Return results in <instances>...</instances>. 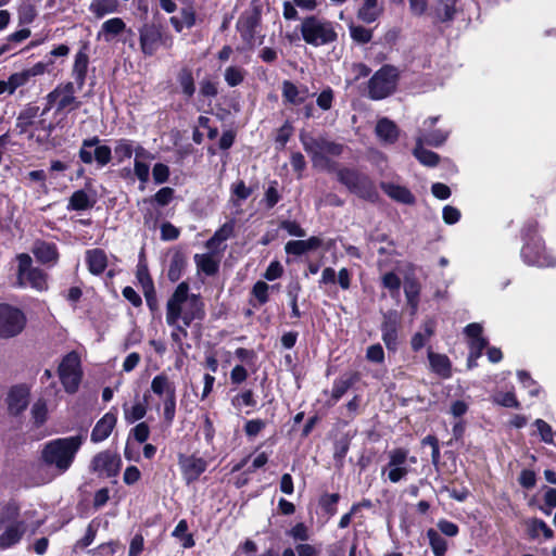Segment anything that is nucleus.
I'll return each instance as SVG.
<instances>
[{
  "label": "nucleus",
  "mask_w": 556,
  "mask_h": 556,
  "mask_svg": "<svg viewBox=\"0 0 556 556\" xmlns=\"http://www.w3.org/2000/svg\"><path fill=\"white\" fill-rule=\"evenodd\" d=\"M377 136L387 143H394L399 138L397 126L388 118H381L376 125Z\"/></svg>",
  "instance_id": "2f4dec72"
},
{
  "label": "nucleus",
  "mask_w": 556,
  "mask_h": 556,
  "mask_svg": "<svg viewBox=\"0 0 556 556\" xmlns=\"http://www.w3.org/2000/svg\"><path fill=\"white\" fill-rule=\"evenodd\" d=\"M362 176V174L348 168L338 172L339 181L346 186L350 191H353Z\"/></svg>",
  "instance_id": "5fc2aeb1"
},
{
  "label": "nucleus",
  "mask_w": 556,
  "mask_h": 556,
  "mask_svg": "<svg viewBox=\"0 0 556 556\" xmlns=\"http://www.w3.org/2000/svg\"><path fill=\"white\" fill-rule=\"evenodd\" d=\"M154 155L142 146H138L136 157H134V169L123 168V177H131L134 175L140 181V189L144 190L150 177V162Z\"/></svg>",
  "instance_id": "f3484780"
},
{
  "label": "nucleus",
  "mask_w": 556,
  "mask_h": 556,
  "mask_svg": "<svg viewBox=\"0 0 556 556\" xmlns=\"http://www.w3.org/2000/svg\"><path fill=\"white\" fill-rule=\"evenodd\" d=\"M493 401L496 404L504 406V407H514V408L519 407V402L516 399V395L513 391L497 392L496 394H494Z\"/></svg>",
  "instance_id": "4d7b16f0"
},
{
  "label": "nucleus",
  "mask_w": 556,
  "mask_h": 556,
  "mask_svg": "<svg viewBox=\"0 0 556 556\" xmlns=\"http://www.w3.org/2000/svg\"><path fill=\"white\" fill-rule=\"evenodd\" d=\"M17 283L20 287H30L37 291H45L48 289L47 274L36 267H33L31 257L22 253L17 257Z\"/></svg>",
  "instance_id": "0eeeda50"
},
{
  "label": "nucleus",
  "mask_w": 556,
  "mask_h": 556,
  "mask_svg": "<svg viewBox=\"0 0 556 556\" xmlns=\"http://www.w3.org/2000/svg\"><path fill=\"white\" fill-rule=\"evenodd\" d=\"M204 316V304L200 295L190 293L186 281L180 282L167 300L166 324L184 323L185 326H191L193 321H200Z\"/></svg>",
  "instance_id": "f257e3e1"
},
{
  "label": "nucleus",
  "mask_w": 556,
  "mask_h": 556,
  "mask_svg": "<svg viewBox=\"0 0 556 556\" xmlns=\"http://www.w3.org/2000/svg\"><path fill=\"white\" fill-rule=\"evenodd\" d=\"M302 39L309 46L321 47L338 39L334 24L316 15L306 16L300 25Z\"/></svg>",
  "instance_id": "20e7f679"
},
{
  "label": "nucleus",
  "mask_w": 556,
  "mask_h": 556,
  "mask_svg": "<svg viewBox=\"0 0 556 556\" xmlns=\"http://www.w3.org/2000/svg\"><path fill=\"white\" fill-rule=\"evenodd\" d=\"M152 176L155 184H164L168 180L169 167L166 164L156 163L152 168Z\"/></svg>",
  "instance_id": "69168bd1"
},
{
  "label": "nucleus",
  "mask_w": 556,
  "mask_h": 556,
  "mask_svg": "<svg viewBox=\"0 0 556 556\" xmlns=\"http://www.w3.org/2000/svg\"><path fill=\"white\" fill-rule=\"evenodd\" d=\"M349 30L353 41L361 45L369 42L372 38L371 30L361 25L351 24Z\"/></svg>",
  "instance_id": "603ef678"
},
{
  "label": "nucleus",
  "mask_w": 556,
  "mask_h": 556,
  "mask_svg": "<svg viewBox=\"0 0 556 556\" xmlns=\"http://www.w3.org/2000/svg\"><path fill=\"white\" fill-rule=\"evenodd\" d=\"M88 269L93 275L103 273L108 266V257L103 250L92 249L86 252Z\"/></svg>",
  "instance_id": "7c9ffc66"
},
{
  "label": "nucleus",
  "mask_w": 556,
  "mask_h": 556,
  "mask_svg": "<svg viewBox=\"0 0 556 556\" xmlns=\"http://www.w3.org/2000/svg\"><path fill=\"white\" fill-rule=\"evenodd\" d=\"M137 279L140 282L147 296L154 291L153 280L149 275V270L146 264L138 265Z\"/></svg>",
  "instance_id": "864d4df0"
},
{
  "label": "nucleus",
  "mask_w": 556,
  "mask_h": 556,
  "mask_svg": "<svg viewBox=\"0 0 556 556\" xmlns=\"http://www.w3.org/2000/svg\"><path fill=\"white\" fill-rule=\"evenodd\" d=\"M30 126H35L36 129L46 131L47 136H50L55 129L54 123H48L43 116H40L39 108L36 105H27L20 112L16 118V128L20 134L26 132Z\"/></svg>",
  "instance_id": "dca6fc26"
},
{
  "label": "nucleus",
  "mask_w": 556,
  "mask_h": 556,
  "mask_svg": "<svg viewBox=\"0 0 556 556\" xmlns=\"http://www.w3.org/2000/svg\"><path fill=\"white\" fill-rule=\"evenodd\" d=\"M8 408L11 414L18 415L28 405V390L24 387H14L8 394Z\"/></svg>",
  "instance_id": "393cba45"
},
{
  "label": "nucleus",
  "mask_w": 556,
  "mask_h": 556,
  "mask_svg": "<svg viewBox=\"0 0 556 556\" xmlns=\"http://www.w3.org/2000/svg\"><path fill=\"white\" fill-rule=\"evenodd\" d=\"M383 13V5L378 0H362V3L357 10V17L366 23L370 24L376 22Z\"/></svg>",
  "instance_id": "bb28decb"
},
{
  "label": "nucleus",
  "mask_w": 556,
  "mask_h": 556,
  "mask_svg": "<svg viewBox=\"0 0 556 556\" xmlns=\"http://www.w3.org/2000/svg\"><path fill=\"white\" fill-rule=\"evenodd\" d=\"M26 323L27 318L22 309L7 303L0 304V338L18 336L25 329Z\"/></svg>",
  "instance_id": "9d476101"
},
{
  "label": "nucleus",
  "mask_w": 556,
  "mask_h": 556,
  "mask_svg": "<svg viewBox=\"0 0 556 556\" xmlns=\"http://www.w3.org/2000/svg\"><path fill=\"white\" fill-rule=\"evenodd\" d=\"M151 391L162 400L163 415L172 424L176 414V388L165 374L156 375L151 381Z\"/></svg>",
  "instance_id": "6e6552de"
},
{
  "label": "nucleus",
  "mask_w": 556,
  "mask_h": 556,
  "mask_svg": "<svg viewBox=\"0 0 556 556\" xmlns=\"http://www.w3.org/2000/svg\"><path fill=\"white\" fill-rule=\"evenodd\" d=\"M247 72L240 66H229L225 70V81L230 87L240 85L245 77Z\"/></svg>",
  "instance_id": "3c124183"
},
{
  "label": "nucleus",
  "mask_w": 556,
  "mask_h": 556,
  "mask_svg": "<svg viewBox=\"0 0 556 556\" xmlns=\"http://www.w3.org/2000/svg\"><path fill=\"white\" fill-rule=\"evenodd\" d=\"M425 143L416 142L413 150L414 156L425 166H437L440 161V156L435 152L425 149Z\"/></svg>",
  "instance_id": "a19ab883"
},
{
  "label": "nucleus",
  "mask_w": 556,
  "mask_h": 556,
  "mask_svg": "<svg viewBox=\"0 0 556 556\" xmlns=\"http://www.w3.org/2000/svg\"><path fill=\"white\" fill-rule=\"evenodd\" d=\"M438 121L439 116H432L426 118L421 123L416 134L417 143H425L427 146L438 148L446 142L450 136V130L434 128Z\"/></svg>",
  "instance_id": "2eb2a0df"
},
{
  "label": "nucleus",
  "mask_w": 556,
  "mask_h": 556,
  "mask_svg": "<svg viewBox=\"0 0 556 556\" xmlns=\"http://www.w3.org/2000/svg\"><path fill=\"white\" fill-rule=\"evenodd\" d=\"M139 143H135L129 139H119L115 142L114 154L118 163L129 160L132 155L136 157Z\"/></svg>",
  "instance_id": "c9c22d12"
},
{
  "label": "nucleus",
  "mask_w": 556,
  "mask_h": 556,
  "mask_svg": "<svg viewBox=\"0 0 556 556\" xmlns=\"http://www.w3.org/2000/svg\"><path fill=\"white\" fill-rule=\"evenodd\" d=\"M529 533L532 538H538L542 533L546 539L553 538L552 529L541 519H531L528 521Z\"/></svg>",
  "instance_id": "de8ad7c7"
},
{
  "label": "nucleus",
  "mask_w": 556,
  "mask_h": 556,
  "mask_svg": "<svg viewBox=\"0 0 556 556\" xmlns=\"http://www.w3.org/2000/svg\"><path fill=\"white\" fill-rule=\"evenodd\" d=\"M235 229V222H227L225 223L216 232L214 236L206 242V247L210 250H217L220 244L229 239Z\"/></svg>",
  "instance_id": "4c0bfd02"
},
{
  "label": "nucleus",
  "mask_w": 556,
  "mask_h": 556,
  "mask_svg": "<svg viewBox=\"0 0 556 556\" xmlns=\"http://www.w3.org/2000/svg\"><path fill=\"white\" fill-rule=\"evenodd\" d=\"M178 81L182 89V92L187 97H192L195 91L192 73L189 70L180 71L178 75Z\"/></svg>",
  "instance_id": "6e6d98bb"
},
{
  "label": "nucleus",
  "mask_w": 556,
  "mask_h": 556,
  "mask_svg": "<svg viewBox=\"0 0 556 556\" xmlns=\"http://www.w3.org/2000/svg\"><path fill=\"white\" fill-rule=\"evenodd\" d=\"M125 28L126 24L122 18H110L102 24L101 29L97 34V39L111 42L116 36L122 34Z\"/></svg>",
  "instance_id": "c85d7f7f"
},
{
  "label": "nucleus",
  "mask_w": 556,
  "mask_h": 556,
  "mask_svg": "<svg viewBox=\"0 0 556 556\" xmlns=\"http://www.w3.org/2000/svg\"><path fill=\"white\" fill-rule=\"evenodd\" d=\"M79 89L72 81L59 84L52 91L46 96V106L40 113L45 116L54 109V114H65L80 106V101L76 97Z\"/></svg>",
  "instance_id": "39448f33"
},
{
  "label": "nucleus",
  "mask_w": 556,
  "mask_h": 556,
  "mask_svg": "<svg viewBox=\"0 0 556 556\" xmlns=\"http://www.w3.org/2000/svg\"><path fill=\"white\" fill-rule=\"evenodd\" d=\"M121 457L111 451H103L98 453L91 460V470L105 477H115L121 469Z\"/></svg>",
  "instance_id": "a211bd4d"
},
{
  "label": "nucleus",
  "mask_w": 556,
  "mask_h": 556,
  "mask_svg": "<svg viewBox=\"0 0 556 556\" xmlns=\"http://www.w3.org/2000/svg\"><path fill=\"white\" fill-rule=\"evenodd\" d=\"M339 498L340 496L338 493L325 494L320 498V505L327 514L333 516L337 513L336 505L339 502Z\"/></svg>",
  "instance_id": "0e129e2a"
},
{
  "label": "nucleus",
  "mask_w": 556,
  "mask_h": 556,
  "mask_svg": "<svg viewBox=\"0 0 556 556\" xmlns=\"http://www.w3.org/2000/svg\"><path fill=\"white\" fill-rule=\"evenodd\" d=\"M33 253L36 258L43 263H55L58 260V251L54 243L49 242H36L33 249Z\"/></svg>",
  "instance_id": "72a5a7b5"
},
{
  "label": "nucleus",
  "mask_w": 556,
  "mask_h": 556,
  "mask_svg": "<svg viewBox=\"0 0 556 556\" xmlns=\"http://www.w3.org/2000/svg\"><path fill=\"white\" fill-rule=\"evenodd\" d=\"M89 65V56L86 52V46L83 47L76 54L72 68V76L75 80L77 89H81L85 85L87 71Z\"/></svg>",
  "instance_id": "4be33fe9"
},
{
  "label": "nucleus",
  "mask_w": 556,
  "mask_h": 556,
  "mask_svg": "<svg viewBox=\"0 0 556 556\" xmlns=\"http://www.w3.org/2000/svg\"><path fill=\"white\" fill-rule=\"evenodd\" d=\"M230 192V202L239 207L252 194V188L248 187L243 180H238L231 185Z\"/></svg>",
  "instance_id": "79ce46f5"
},
{
  "label": "nucleus",
  "mask_w": 556,
  "mask_h": 556,
  "mask_svg": "<svg viewBox=\"0 0 556 556\" xmlns=\"http://www.w3.org/2000/svg\"><path fill=\"white\" fill-rule=\"evenodd\" d=\"M430 546L434 556H443L447 549V542L435 530L429 529L427 531Z\"/></svg>",
  "instance_id": "49530a36"
},
{
  "label": "nucleus",
  "mask_w": 556,
  "mask_h": 556,
  "mask_svg": "<svg viewBox=\"0 0 556 556\" xmlns=\"http://www.w3.org/2000/svg\"><path fill=\"white\" fill-rule=\"evenodd\" d=\"M428 358L433 372L442 378L451 376V362L446 355L429 351Z\"/></svg>",
  "instance_id": "f704fd0d"
},
{
  "label": "nucleus",
  "mask_w": 556,
  "mask_h": 556,
  "mask_svg": "<svg viewBox=\"0 0 556 556\" xmlns=\"http://www.w3.org/2000/svg\"><path fill=\"white\" fill-rule=\"evenodd\" d=\"M100 139L92 137L85 139L79 150V157L83 163L91 164L93 161L101 167L110 163L112 150L108 146H100Z\"/></svg>",
  "instance_id": "4468645a"
},
{
  "label": "nucleus",
  "mask_w": 556,
  "mask_h": 556,
  "mask_svg": "<svg viewBox=\"0 0 556 556\" xmlns=\"http://www.w3.org/2000/svg\"><path fill=\"white\" fill-rule=\"evenodd\" d=\"M36 18V9L28 2H23L18 8V20L21 24H30Z\"/></svg>",
  "instance_id": "13d9d810"
},
{
  "label": "nucleus",
  "mask_w": 556,
  "mask_h": 556,
  "mask_svg": "<svg viewBox=\"0 0 556 556\" xmlns=\"http://www.w3.org/2000/svg\"><path fill=\"white\" fill-rule=\"evenodd\" d=\"M397 71L393 66H382L368 81V93L374 100L390 96L396 87Z\"/></svg>",
  "instance_id": "9b49d317"
},
{
  "label": "nucleus",
  "mask_w": 556,
  "mask_h": 556,
  "mask_svg": "<svg viewBox=\"0 0 556 556\" xmlns=\"http://www.w3.org/2000/svg\"><path fill=\"white\" fill-rule=\"evenodd\" d=\"M60 381L67 393L77 392L83 378L80 357L76 352L66 354L58 369Z\"/></svg>",
  "instance_id": "1a4fd4ad"
},
{
  "label": "nucleus",
  "mask_w": 556,
  "mask_h": 556,
  "mask_svg": "<svg viewBox=\"0 0 556 556\" xmlns=\"http://www.w3.org/2000/svg\"><path fill=\"white\" fill-rule=\"evenodd\" d=\"M358 380L357 374H350L340 377L333 382L331 390V396L337 402L339 401L346 391Z\"/></svg>",
  "instance_id": "e433bc0d"
},
{
  "label": "nucleus",
  "mask_w": 556,
  "mask_h": 556,
  "mask_svg": "<svg viewBox=\"0 0 556 556\" xmlns=\"http://www.w3.org/2000/svg\"><path fill=\"white\" fill-rule=\"evenodd\" d=\"M321 243L323 241L318 237H311L307 240H292L286 243L285 251L287 254L300 256L318 249Z\"/></svg>",
  "instance_id": "cd10ccee"
},
{
  "label": "nucleus",
  "mask_w": 556,
  "mask_h": 556,
  "mask_svg": "<svg viewBox=\"0 0 556 556\" xmlns=\"http://www.w3.org/2000/svg\"><path fill=\"white\" fill-rule=\"evenodd\" d=\"M309 91L306 86H296L290 80L282 83V97L285 101L299 105L304 103L309 98Z\"/></svg>",
  "instance_id": "5701e85b"
},
{
  "label": "nucleus",
  "mask_w": 556,
  "mask_h": 556,
  "mask_svg": "<svg viewBox=\"0 0 556 556\" xmlns=\"http://www.w3.org/2000/svg\"><path fill=\"white\" fill-rule=\"evenodd\" d=\"M92 206V202L84 190L75 191L70 198L67 210L83 211Z\"/></svg>",
  "instance_id": "c03bdc74"
},
{
  "label": "nucleus",
  "mask_w": 556,
  "mask_h": 556,
  "mask_svg": "<svg viewBox=\"0 0 556 556\" xmlns=\"http://www.w3.org/2000/svg\"><path fill=\"white\" fill-rule=\"evenodd\" d=\"M303 149L311 156L313 166L329 170L331 168L330 156H338L342 153L343 147L339 143L327 140L324 137H314L311 134L302 132L300 135Z\"/></svg>",
  "instance_id": "7ed1b4c3"
},
{
  "label": "nucleus",
  "mask_w": 556,
  "mask_h": 556,
  "mask_svg": "<svg viewBox=\"0 0 556 556\" xmlns=\"http://www.w3.org/2000/svg\"><path fill=\"white\" fill-rule=\"evenodd\" d=\"M148 394L143 395L142 401H137L132 405L125 403L123 405L124 419L127 424H135L136 421L141 420L148 412Z\"/></svg>",
  "instance_id": "c756f323"
},
{
  "label": "nucleus",
  "mask_w": 556,
  "mask_h": 556,
  "mask_svg": "<svg viewBox=\"0 0 556 556\" xmlns=\"http://www.w3.org/2000/svg\"><path fill=\"white\" fill-rule=\"evenodd\" d=\"M173 327V331L170 333V338L174 343L178 346L179 350H182V342L188 337L187 329L190 326H185L184 323H177V325H168Z\"/></svg>",
  "instance_id": "bf43d9fd"
},
{
  "label": "nucleus",
  "mask_w": 556,
  "mask_h": 556,
  "mask_svg": "<svg viewBox=\"0 0 556 556\" xmlns=\"http://www.w3.org/2000/svg\"><path fill=\"white\" fill-rule=\"evenodd\" d=\"M117 7V0H92L89 10L97 18H102L108 14L116 12Z\"/></svg>",
  "instance_id": "ea45409f"
},
{
  "label": "nucleus",
  "mask_w": 556,
  "mask_h": 556,
  "mask_svg": "<svg viewBox=\"0 0 556 556\" xmlns=\"http://www.w3.org/2000/svg\"><path fill=\"white\" fill-rule=\"evenodd\" d=\"M456 2L457 0H438L431 14L441 22L451 21L457 12Z\"/></svg>",
  "instance_id": "473e14b6"
},
{
  "label": "nucleus",
  "mask_w": 556,
  "mask_h": 556,
  "mask_svg": "<svg viewBox=\"0 0 556 556\" xmlns=\"http://www.w3.org/2000/svg\"><path fill=\"white\" fill-rule=\"evenodd\" d=\"M521 257L528 265L538 267L556 266V257L544 248L541 237L533 233L526 235V243L521 250Z\"/></svg>",
  "instance_id": "423d86ee"
},
{
  "label": "nucleus",
  "mask_w": 556,
  "mask_h": 556,
  "mask_svg": "<svg viewBox=\"0 0 556 556\" xmlns=\"http://www.w3.org/2000/svg\"><path fill=\"white\" fill-rule=\"evenodd\" d=\"M139 41L146 56L154 55L161 47L170 48L173 45V40L154 24H144L139 29Z\"/></svg>",
  "instance_id": "ddd939ff"
},
{
  "label": "nucleus",
  "mask_w": 556,
  "mask_h": 556,
  "mask_svg": "<svg viewBox=\"0 0 556 556\" xmlns=\"http://www.w3.org/2000/svg\"><path fill=\"white\" fill-rule=\"evenodd\" d=\"M117 421L116 412L110 410L103 415V417L98 420L96 426L93 427L90 439L94 443H99L109 438L112 433Z\"/></svg>",
  "instance_id": "aec40b11"
},
{
  "label": "nucleus",
  "mask_w": 556,
  "mask_h": 556,
  "mask_svg": "<svg viewBox=\"0 0 556 556\" xmlns=\"http://www.w3.org/2000/svg\"><path fill=\"white\" fill-rule=\"evenodd\" d=\"M488 341L485 338H476L469 341L470 353L468 356V367L472 368L477 365V359L482 355V351L485 349Z\"/></svg>",
  "instance_id": "a18cd8bd"
},
{
  "label": "nucleus",
  "mask_w": 556,
  "mask_h": 556,
  "mask_svg": "<svg viewBox=\"0 0 556 556\" xmlns=\"http://www.w3.org/2000/svg\"><path fill=\"white\" fill-rule=\"evenodd\" d=\"M180 466L188 483L195 481L207 468V462L202 457L187 456L181 458Z\"/></svg>",
  "instance_id": "412c9836"
},
{
  "label": "nucleus",
  "mask_w": 556,
  "mask_h": 556,
  "mask_svg": "<svg viewBox=\"0 0 556 556\" xmlns=\"http://www.w3.org/2000/svg\"><path fill=\"white\" fill-rule=\"evenodd\" d=\"M185 267V261L179 255H176L172 258L170 265L168 268V279L173 282L177 281L181 277L182 269Z\"/></svg>",
  "instance_id": "052dcab7"
},
{
  "label": "nucleus",
  "mask_w": 556,
  "mask_h": 556,
  "mask_svg": "<svg viewBox=\"0 0 556 556\" xmlns=\"http://www.w3.org/2000/svg\"><path fill=\"white\" fill-rule=\"evenodd\" d=\"M194 260L199 269L206 275H213L218 269V265L211 254H197Z\"/></svg>",
  "instance_id": "09e8293b"
},
{
  "label": "nucleus",
  "mask_w": 556,
  "mask_h": 556,
  "mask_svg": "<svg viewBox=\"0 0 556 556\" xmlns=\"http://www.w3.org/2000/svg\"><path fill=\"white\" fill-rule=\"evenodd\" d=\"M195 23V14L191 8H186L181 11L179 16H172L170 24L176 31H181L184 28H191Z\"/></svg>",
  "instance_id": "37998d69"
},
{
  "label": "nucleus",
  "mask_w": 556,
  "mask_h": 556,
  "mask_svg": "<svg viewBox=\"0 0 556 556\" xmlns=\"http://www.w3.org/2000/svg\"><path fill=\"white\" fill-rule=\"evenodd\" d=\"M25 532V525L22 521H14L8 525L0 534V548L7 549L17 544Z\"/></svg>",
  "instance_id": "b1692460"
},
{
  "label": "nucleus",
  "mask_w": 556,
  "mask_h": 556,
  "mask_svg": "<svg viewBox=\"0 0 556 556\" xmlns=\"http://www.w3.org/2000/svg\"><path fill=\"white\" fill-rule=\"evenodd\" d=\"M533 426L540 435L541 441L546 444H554L555 431L553 428L543 419H535Z\"/></svg>",
  "instance_id": "8fccbe9b"
},
{
  "label": "nucleus",
  "mask_w": 556,
  "mask_h": 556,
  "mask_svg": "<svg viewBox=\"0 0 556 556\" xmlns=\"http://www.w3.org/2000/svg\"><path fill=\"white\" fill-rule=\"evenodd\" d=\"M352 192L369 201H375L378 198L374 182L365 175L361 177Z\"/></svg>",
  "instance_id": "58836bf2"
},
{
  "label": "nucleus",
  "mask_w": 556,
  "mask_h": 556,
  "mask_svg": "<svg viewBox=\"0 0 556 556\" xmlns=\"http://www.w3.org/2000/svg\"><path fill=\"white\" fill-rule=\"evenodd\" d=\"M518 379L523 388L529 390V394L531 396H536L540 393V387L538 383L530 377V375L525 370H519L517 372Z\"/></svg>",
  "instance_id": "680f3d73"
},
{
  "label": "nucleus",
  "mask_w": 556,
  "mask_h": 556,
  "mask_svg": "<svg viewBox=\"0 0 556 556\" xmlns=\"http://www.w3.org/2000/svg\"><path fill=\"white\" fill-rule=\"evenodd\" d=\"M83 441L80 435H73L47 442L41 451L42 463L55 469L59 475L66 472L73 465Z\"/></svg>",
  "instance_id": "f03ea898"
},
{
  "label": "nucleus",
  "mask_w": 556,
  "mask_h": 556,
  "mask_svg": "<svg viewBox=\"0 0 556 556\" xmlns=\"http://www.w3.org/2000/svg\"><path fill=\"white\" fill-rule=\"evenodd\" d=\"M400 317L397 312L389 311L383 315L381 324L382 340L388 350L395 351L397 346V328Z\"/></svg>",
  "instance_id": "6ab92c4d"
},
{
  "label": "nucleus",
  "mask_w": 556,
  "mask_h": 556,
  "mask_svg": "<svg viewBox=\"0 0 556 556\" xmlns=\"http://www.w3.org/2000/svg\"><path fill=\"white\" fill-rule=\"evenodd\" d=\"M31 414L35 419V422L40 426L47 419L48 408L47 404L43 401H37L31 408Z\"/></svg>",
  "instance_id": "774afa93"
},
{
  "label": "nucleus",
  "mask_w": 556,
  "mask_h": 556,
  "mask_svg": "<svg viewBox=\"0 0 556 556\" xmlns=\"http://www.w3.org/2000/svg\"><path fill=\"white\" fill-rule=\"evenodd\" d=\"M380 188L384 191V193L391 198L392 200L403 203V204H414L415 197L414 194L404 186L396 185L393 182L382 181L380 184Z\"/></svg>",
  "instance_id": "a878e982"
},
{
  "label": "nucleus",
  "mask_w": 556,
  "mask_h": 556,
  "mask_svg": "<svg viewBox=\"0 0 556 556\" xmlns=\"http://www.w3.org/2000/svg\"><path fill=\"white\" fill-rule=\"evenodd\" d=\"M231 402L232 405L237 408H241L243 406L253 407L256 405V401L251 390H247L240 394H237Z\"/></svg>",
  "instance_id": "e2e57ef3"
},
{
  "label": "nucleus",
  "mask_w": 556,
  "mask_h": 556,
  "mask_svg": "<svg viewBox=\"0 0 556 556\" xmlns=\"http://www.w3.org/2000/svg\"><path fill=\"white\" fill-rule=\"evenodd\" d=\"M174 198V189L170 187L161 188L150 201H154L160 206L167 205Z\"/></svg>",
  "instance_id": "338daca9"
},
{
  "label": "nucleus",
  "mask_w": 556,
  "mask_h": 556,
  "mask_svg": "<svg viewBox=\"0 0 556 556\" xmlns=\"http://www.w3.org/2000/svg\"><path fill=\"white\" fill-rule=\"evenodd\" d=\"M388 464L382 472L388 471V479L392 483L403 480L409 472V465L416 464L415 456H409L403 447L393 448L388 453Z\"/></svg>",
  "instance_id": "f8f14e48"
}]
</instances>
